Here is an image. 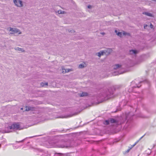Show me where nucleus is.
<instances>
[{"label": "nucleus", "mask_w": 156, "mask_h": 156, "mask_svg": "<svg viewBox=\"0 0 156 156\" xmlns=\"http://www.w3.org/2000/svg\"><path fill=\"white\" fill-rule=\"evenodd\" d=\"M143 136H142V137H141L140 138V140H140V139H141V138H142L143 137Z\"/></svg>", "instance_id": "obj_33"}, {"label": "nucleus", "mask_w": 156, "mask_h": 156, "mask_svg": "<svg viewBox=\"0 0 156 156\" xmlns=\"http://www.w3.org/2000/svg\"><path fill=\"white\" fill-rule=\"evenodd\" d=\"M147 26V24H146L145 25H144V28H146V27Z\"/></svg>", "instance_id": "obj_31"}, {"label": "nucleus", "mask_w": 156, "mask_h": 156, "mask_svg": "<svg viewBox=\"0 0 156 156\" xmlns=\"http://www.w3.org/2000/svg\"><path fill=\"white\" fill-rule=\"evenodd\" d=\"M48 85V83H44L42 82L41 83V85L42 87H44L45 86H47Z\"/></svg>", "instance_id": "obj_19"}, {"label": "nucleus", "mask_w": 156, "mask_h": 156, "mask_svg": "<svg viewBox=\"0 0 156 156\" xmlns=\"http://www.w3.org/2000/svg\"><path fill=\"white\" fill-rule=\"evenodd\" d=\"M113 94V91H110L109 90L104 93L103 95V97L105 98L107 97L108 98H110V96Z\"/></svg>", "instance_id": "obj_5"}, {"label": "nucleus", "mask_w": 156, "mask_h": 156, "mask_svg": "<svg viewBox=\"0 0 156 156\" xmlns=\"http://www.w3.org/2000/svg\"><path fill=\"white\" fill-rule=\"evenodd\" d=\"M55 154H58V155H59L60 156H61V155H63V154L62 153H55Z\"/></svg>", "instance_id": "obj_23"}, {"label": "nucleus", "mask_w": 156, "mask_h": 156, "mask_svg": "<svg viewBox=\"0 0 156 156\" xmlns=\"http://www.w3.org/2000/svg\"><path fill=\"white\" fill-rule=\"evenodd\" d=\"M150 27L151 28H152L153 27V25H152V24H151L150 25Z\"/></svg>", "instance_id": "obj_30"}, {"label": "nucleus", "mask_w": 156, "mask_h": 156, "mask_svg": "<svg viewBox=\"0 0 156 156\" xmlns=\"http://www.w3.org/2000/svg\"><path fill=\"white\" fill-rule=\"evenodd\" d=\"M67 142L64 141L59 142L58 144H55L54 147L59 148H67L69 145L67 144Z\"/></svg>", "instance_id": "obj_3"}, {"label": "nucleus", "mask_w": 156, "mask_h": 156, "mask_svg": "<svg viewBox=\"0 0 156 156\" xmlns=\"http://www.w3.org/2000/svg\"><path fill=\"white\" fill-rule=\"evenodd\" d=\"M69 32H72H72H74V31L73 30H69Z\"/></svg>", "instance_id": "obj_25"}, {"label": "nucleus", "mask_w": 156, "mask_h": 156, "mask_svg": "<svg viewBox=\"0 0 156 156\" xmlns=\"http://www.w3.org/2000/svg\"><path fill=\"white\" fill-rule=\"evenodd\" d=\"M123 34L124 35H125V33H123Z\"/></svg>", "instance_id": "obj_34"}, {"label": "nucleus", "mask_w": 156, "mask_h": 156, "mask_svg": "<svg viewBox=\"0 0 156 156\" xmlns=\"http://www.w3.org/2000/svg\"><path fill=\"white\" fill-rule=\"evenodd\" d=\"M96 55L100 57L101 55H104L103 52L102 50L100 52L97 53L95 54Z\"/></svg>", "instance_id": "obj_13"}, {"label": "nucleus", "mask_w": 156, "mask_h": 156, "mask_svg": "<svg viewBox=\"0 0 156 156\" xmlns=\"http://www.w3.org/2000/svg\"><path fill=\"white\" fill-rule=\"evenodd\" d=\"M25 110L27 111H33L34 110V108L31 107L30 106H26V107Z\"/></svg>", "instance_id": "obj_12"}, {"label": "nucleus", "mask_w": 156, "mask_h": 156, "mask_svg": "<svg viewBox=\"0 0 156 156\" xmlns=\"http://www.w3.org/2000/svg\"><path fill=\"white\" fill-rule=\"evenodd\" d=\"M115 32L116 33V34L118 36H120L122 35V33L121 32H118V33H117V30H115Z\"/></svg>", "instance_id": "obj_21"}, {"label": "nucleus", "mask_w": 156, "mask_h": 156, "mask_svg": "<svg viewBox=\"0 0 156 156\" xmlns=\"http://www.w3.org/2000/svg\"><path fill=\"white\" fill-rule=\"evenodd\" d=\"M102 51L104 55H108L112 52V50L111 48H107Z\"/></svg>", "instance_id": "obj_7"}, {"label": "nucleus", "mask_w": 156, "mask_h": 156, "mask_svg": "<svg viewBox=\"0 0 156 156\" xmlns=\"http://www.w3.org/2000/svg\"><path fill=\"white\" fill-rule=\"evenodd\" d=\"M152 0L156 2V0Z\"/></svg>", "instance_id": "obj_32"}, {"label": "nucleus", "mask_w": 156, "mask_h": 156, "mask_svg": "<svg viewBox=\"0 0 156 156\" xmlns=\"http://www.w3.org/2000/svg\"><path fill=\"white\" fill-rule=\"evenodd\" d=\"M136 80L133 81L131 82V87H132L133 88H136V87L139 88L140 87L141 85L139 86V85H137L136 84Z\"/></svg>", "instance_id": "obj_8"}, {"label": "nucleus", "mask_w": 156, "mask_h": 156, "mask_svg": "<svg viewBox=\"0 0 156 156\" xmlns=\"http://www.w3.org/2000/svg\"><path fill=\"white\" fill-rule=\"evenodd\" d=\"M25 140V139H23V140L20 141H16V142H18V143L22 142H23Z\"/></svg>", "instance_id": "obj_26"}, {"label": "nucleus", "mask_w": 156, "mask_h": 156, "mask_svg": "<svg viewBox=\"0 0 156 156\" xmlns=\"http://www.w3.org/2000/svg\"><path fill=\"white\" fill-rule=\"evenodd\" d=\"M62 11L61 10H59L58 11V13L59 14H62Z\"/></svg>", "instance_id": "obj_24"}, {"label": "nucleus", "mask_w": 156, "mask_h": 156, "mask_svg": "<svg viewBox=\"0 0 156 156\" xmlns=\"http://www.w3.org/2000/svg\"><path fill=\"white\" fill-rule=\"evenodd\" d=\"M131 148H130L129 149H128L127 150V151H126V152H127V153H128L129 151V150L131 149Z\"/></svg>", "instance_id": "obj_27"}, {"label": "nucleus", "mask_w": 156, "mask_h": 156, "mask_svg": "<svg viewBox=\"0 0 156 156\" xmlns=\"http://www.w3.org/2000/svg\"><path fill=\"white\" fill-rule=\"evenodd\" d=\"M22 129L18 123H14L11 126L5 127V130H0V132L2 133H8L12 132V131Z\"/></svg>", "instance_id": "obj_2"}, {"label": "nucleus", "mask_w": 156, "mask_h": 156, "mask_svg": "<svg viewBox=\"0 0 156 156\" xmlns=\"http://www.w3.org/2000/svg\"><path fill=\"white\" fill-rule=\"evenodd\" d=\"M13 2L15 5L19 7L23 6L22 2L20 0H13Z\"/></svg>", "instance_id": "obj_6"}, {"label": "nucleus", "mask_w": 156, "mask_h": 156, "mask_svg": "<svg viewBox=\"0 0 156 156\" xmlns=\"http://www.w3.org/2000/svg\"><path fill=\"white\" fill-rule=\"evenodd\" d=\"M79 96L81 97L86 96L88 95V93L86 92H82V93L79 94Z\"/></svg>", "instance_id": "obj_15"}, {"label": "nucleus", "mask_w": 156, "mask_h": 156, "mask_svg": "<svg viewBox=\"0 0 156 156\" xmlns=\"http://www.w3.org/2000/svg\"><path fill=\"white\" fill-rule=\"evenodd\" d=\"M138 53V51L136 50H132L129 51V54L130 55H134Z\"/></svg>", "instance_id": "obj_10"}, {"label": "nucleus", "mask_w": 156, "mask_h": 156, "mask_svg": "<svg viewBox=\"0 0 156 156\" xmlns=\"http://www.w3.org/2000/svg\"><path fill=\"white\" fill-rule=\"evenodd\" d=\"M143 61V59H127L124 62L116 64L113 66L115 70L112 73L113 76L122 74L129 71L128 68L138 64Z\"/></svg>", "instance_id": "obj_1"}, {"label": "nucleus", "mask_w": 156, "mask_h": 156, "mask_svg": "<svg viewBox=\"0 0 156 156\" xmlns=\"http://www.w3.org/2000/svg\"><path fill=\"white\" fill-rule=\"evenodd\" d=\"M84 67H85V66H84L83 64H80L78 66L79 68H84Z\"/></svg>", "instance_id": "obj_20"}, {"label": "nucleus", "mask_w": 156, "mask_h": 156, "mask_svg": "<svg viewBox=\"0 0 156 156\" xmlns=\"http://www.w3.org/2000/svg\"><path fill=\"white\" fill-rule=\"evenodd\" d=\"M21 109L22 110L23 109V108H21Z\"/></svg>", "instance_id": "obj_35"}, {"label": "nucleus", "mask_w": 156, "mask_h": 156, "mask_svg": "<svg viewBox=\"0 0 156 156\" xmlns=\"http://www.w3.org/2000/svg\"><path fill=\"white\" fill-rule=\"evenodd\" d=\"M87 7L89 9H90L91 8V6L90 5H89Z\"/></svg>", "instance_id": "obj_29"}, {"label": "nucleus", "mask_w": 156, "mask_h": 156, "mask_svg": "<svg viewBox=\"0 0 156 156\" xmlns=\"http://www.w3.org/2000/svg\"><path fill=\"white\" fill-rule=\"evenodd\" d=\"M110 122L112 123H115L116 126H118L119 125V122L116 119H109Z\"/></svg>", "instance_id": "obj_9"}, {"label": "nucleus", "mask_w": 156, "mask_h": 156, "mask_svg": "<svg viewBox=\"0 0 156 156\" xmlns=\"http://www.w3.org/2000/svg\"><path fill=\"white\" fill-rule=\"evenodd\" d=\"M143 13V14H144L146 16H149L150 17H152V14L150 13H149L148 12H144Z\"/></svg>", "instance_id": "obj_18"}, {"label": "nucleus", "mask_w": 156, "mask_h": 156, "mask_svg": "<svg viewBox=\"0 0 156 156\" xmlns=\"http://www.w3.org/2000/svg\"><path fill=\"white\" fill-rule=\"evenodd\" d=\"M110 121L109 119L108 120H105L104 122V124L105 125H108L109 124Z\"/></svg>", "instance_id": "obj_17"}, {"label": "nucleus", "mask_w": 156, "mask_h": 156, "mask_svg": "<svg viewBox=\"0 0 156 156\" xmlns=\"http://www.w3.org/2000/svg\"><path fill=\"white\" fill-rule=\"evenodd\" d=\"M138 142V141H137V142H136L133 145L132 147H133L134 146H135V145H136V144Z\"/></svg>", "instance_id": "obj_28"}, {"label": "nucleus", "mask_w": 156, "mask_h": 156, "mask_svg": "<svg viewBox=\"0 0 156 156\" xmlns=\"http://www.w3.org/2000/svg\"><path fill=\"white\" fill-rule=\"evenodd\" d=\"M15 49L16 50L18 51L21 52H24L25 51V50L23 49L18 47L15 48Z\"/></svg>", "instance_id": "obj_14"}, {"label": "nucleus", "mask_w": 156, "mask_h": 156, "mask_svg": "<svg viewBox=\"0 0 156 156\" xmlns=\"http://www.w3.org/2000/svg\"><path fill=\"white\" fill-rule=\"evenodd\" d=\"M142 82H146L147 83H149V81L148 80H145L144 81H140L139 82V83H142Z\"/></svg>", "instance_id": "obj_22"}, {"label": "nucleus", "mask_w": 156, "mask_h": 156, "mask_svg": "<svg viewBox=\"0 0 156 156\" xmlns=\"http://www.w3.org/2000/svg\"><path fill=\"white\" fill-rule=\"evenodd\" d=\"M133 115H131V113L129 112L128 113V114L126 115V119L128 121L129 120H131L132 119L131 118H129L130 116H133Z\"/></svg>", "instance_id": "obj_11"}, {"label": "nucleus", "mask_w": 156, "mask_h": 156, "mask_svg": "<svg viewBox=\"0 0 156 156\" xmlns=\"http://www.w3.org/2000/svg\"><path fill=\"white\" fill-rule=\"evenodd\" d=\"M62 73H67V72H69L70 69H62Z\"/></svg>", "instance_id": "obj_16"}, {"label": "nucleus", "mask_w": 156, "mask_h": 156, "mask_svg": "<svg viewBox=\"0 0 156 156\" xmlns=\"http://www.w3.org/2000/svg\"><path fill=\"white\" fill-rule=\"evenodd\" d=\"M9 31H11L10 33V34H21V32L18 29L9 27L8 28V30H9Z\"/></svg>", "instance_id": "obj_4"}]
</instances>
